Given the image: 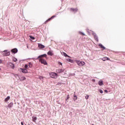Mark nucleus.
Listing matches in <instances>:
<instances>
[{
  "mask_svg": "<svg viewBox=\"0 0 125 125\" xmlns=\"http://www.w3.org/2000/svg\"><path fill=\"white\" fill-rule=\"evenodd\" d=\"M38 47H39V48H44V47H45V46H44V45H43L42 43H38Z\"/></svg>",
  "mask_w": 125,
  "mask_h": 125,
  "instance_id": "12",
  "label": "nucleus"
},
{
  "mask_svg": "<svg viewBox=\"0 0 125 125\" xmlns=\"http://www.w3.org/2000/svg\"><path fill=\"white\" fill-rule=\"evenodd\" d=\"M47 55H46V54H44L43 55H41L40 56H38V58H37L36 59H35L36 60H37L38 59H40V58H43V57H47Z\"/></svg>",
  "mask_w": 125,
  "mask_h": 125,
  "instance_id": "6",
  "label": "nucleus"
},
{
  "mask_svg": "<svg viewBox=\"0 0 125 125\" xmlns=\"http://www.w3.org/2000/svg\"><path fill=\"white\" fill-rule=\"evenodd\" d=\"M37 119L38 118H37V117H32L33 122H34V123H36V121H37Z\"/></svg>",
  "mask_w": 125,
  "mask_h": 125,
  "instance_id": "20",
  "label": "nucleus"
},
{
  "mask_svg": "<svg viewBox=\"0 0 125 125\" xmlns=\"http://www.w3.org/2000/svg\"><path fill=\"white\" fill-rule=\"evenodd\" d=\"M64 71L65 69L59 68L56 69V73H57V74H61L62 73H64Z\"/></svg>",
  "mask_w": 125,
  "mask_h": 125,
  "instance_id": "3",
  "label": "nucleus"
},
{
  "mask_svg": "<svg viewBox=\"0 0 125 125\" xmlns=\"http://www.w3.org/2000/svg\"><path fill=\"white\" fill-rule=\"evenodd\" d=\"M70 11H73V12H75V13L78 12V8H71Z\"/></svg>",
  "mask_w": 125,
  "mask_h": 125,
  "instance_id": "11",
  "label": "nucleus"
},
{
  "mask_svg": "<svg viewBox=\"0 0 125 125\" xmlns=\"http://www.w3.org/2000/svg\"><path fill=\"white\" fill-rule=\"evenodd\" d=\"M39 62H41V64H43V65H47V62L45 60H44L43 58L39 59Z\"/></svg>",
  "mask_w": 125,
  "mask_h": 125,
  "instance_id": "2",
  "label": "nucleus"
},
{
  "mask_svg": "<svg viewBox=\"0 0 125 125\" xmlns=\"http://www.w3.org/2000/svg\"><path fill=\"white\" fill-rule=\"evenodd\" d=\"M47 55H49L50 56H52L53 55V51H49L47 52Z\"/></svg>",
  "mask_w": 125,
  "mask_h": 125,
  "instance_id": "13",
  "label": "nucleus"
},
{
  "mask_svg": "<svg viewBox=\"0 0 125 125\" xmlns=\"http://www.w3.org/2000/svg\"><path fill=\"white\" fill-rule=\"evenodd\" d=\"M62 54L64 56V57H68V58H71V57L67 55V54L65 52H63Z\"/></svg>",
  "mask_w": 125,
  "mask_h": 125,
  "instance_id": "16",
  "label": "nucleus"
},
{
  "mask_svg": "<svg viewBox=\"0 0 125 125\" xmlns=\"http://www.w3.org/2000/svg\"><path fill=\"white\" fill-rule=\"evenodd\" d=\"M56 16H55V15H54V16H52V17H51V19H53V18H54V17H56Z\"/></svg>",
  "mask_w": 125,
  "mask_h": 125,
  "instance_id": "36",
  "label": "nucleus"
},
{
  "mask_svg": "<svg viewBox=\"0 0 125 125\" xmlns=\"http://www.w3.org/2000/svg\"><path fill=\"white\" fill-rule=\"evenodd\" d=\"M62 1H63V0H61Z\"/></svg>",
  "mask_w": 125,
  "mask_h": 125,
  "instance_id": "45",
  "label": "nucleus"
},
{
  "mask_svg": "<svg viewBox=\"0 0 125 125\" xmlns=\"http://www.w3.org/2000/svg\"><path fill=\"white\" fill-rule=\"evenodd\" d=\"M79 34H80V35H81L82 36H85V34L84 33L81 31L79 32Z\"/></svg>",
  "mask_w": 125,
  "mask_h": 125,
  "instance_id": "27",
  "label": "nucleus"
},
{
  "mask_svg": "<svg viewBox=\"0 0 125 125\" xmlns=\"http://www.w3.org/2000/svg\"><path fill=\"white\" fill-rule=\"evenodd\" d=\"M14 77H15V78H17V77H19V75L18 74H14Z\"/></svg>",
  "mask_w": 125,
  "mask_h": 125,
  "instance_id": "32",
  "label": "nucleus"
},
{
  "mask_svg": "<svg viewBox=\"0 0 125 125\" xmlns=\"http://www.w3.org/2000/svg\"><path fill=\"white\" fill-rule=\"evenodd\" d=\"M8 51V50H4L2 52V53H3V52H5V53H6V52H7Z\"/></svg>",
  "mask_w": 125,
  "mask_h": 125,
  "instance_id": "30",
  "label": "nucleus"
},
{
  "mask_svg": "<svg viewBox=\"0 0 125 125\" xmlns=\"http://www.w3.org/2000/svg\"><path fill=\"white\" fill-rule=\"evenodd\" d=\"M24 68L26 69H28V64H25Z\"/></svg>",
  "mask_w": 125,
  "mask_h": 125,
  "instance_id": "28",
  "label": "nucleus"
},
{
  "mask_svg": "<svg viewBox=\"0 0 125 125\" xmlns=\"http://www.w3.org/2000/svg\"><path fill=\"white\" fill-rule=\"evenodd\" d=\"M105 59H106V60H110V59L107 57H106Z\"/></svg>",
  "mask_w": 125,
  "mask_h": 125,
  "instance_id": "40",
  "label": "nucleus"
},
{
  "mask_svg": "<svg viewBox=\"0 0 125 125\" xmlns=\"http://www.w3.org/2000/svg\"><path fill=\"white\" fill-rule=\"evenodd\" d=\"M11 52H12V54H16L18 52V49L16 48H14L11 50Z\"/></svg>",
  "mask_w": 125,
  "mask_h": 125,
  "instance_id": "4",
  "label": "nucleus"
},
{
  "mask_svg": "<svg viewBox=\"0 0 125 125\" xmlns=\"http://www.w3.org/2000/svg\"><path fill=\"white\" fill-rule=\"evenodd\" d=\"M2 63V60H0V64H1Z\"/></svg>",
  "mask_w": 125,
  "mask_h": 125,
  "instance_id": "39",
  "label": "nucleus"
},
{
  "mask_svg": "<svg viewBox=\"0 0 125 125\" xmlns=\"http://www.w3.org/2000/svg\"><path fill=\"white\" fill-rule=\"evenodd\" d=\"M100 92L101 93H103V90H102V89H100Z\"/></svg>",
  "mask_w": 125,
  "mask_h": 125,
  "instance_id": "37",
  "label": "nucleus"
},
{
  "mask_svg": "<svg viewBox=\"0 0 125 125\" xmlns=\"http://www.w3.org/2000/svg\"><path fill=\"white\" fill-rule=\"evenodd\" d=\"M0 71H1V68H0Z\"/></svg>",
  "mask_w": 125,
  "mask_h": 125,
  "instance_id": "43",
  "label": "nucleus"
},
{
  "mask_svg": "<svg viewBox=\"0 0 125 125\" xmlns=\"http://www.w3.org/2000/svg\"><path fill=\"white\" fill-rule=\"evenodd\" d=\"M70 98V97L69 96V95H67V98L66 99V101H67V100H68V99H69Z\"/></svg>",
  "mask_w": 125,
  "mask_h": 125,
  "instance_id": "34",
  "label": "nucleus"
},
{
  "mask_svg": "<svg viewBox=\"0 0 125 125\" xmlns=\"http://www.w3.org/2000/svg\"><path fill=\"white\" fill-rule=\"evenodd\" d=\"M98 45L101 48H102L103 50L106 49V47H105L102 44L99 43Z\"/></svg>",
  "mask_w": 125,
  "mask_h": 125,
  "instance_id": "10",
  "label": "nucleus"
},
{
  "mask_svg": "<svg viewBox=\"0 0 125 125\" xmlns=\"http://www.w3.org/2000/svg\"><path fill=\"white\" fill-rule=\"evenodd\" d=\"M10 55V51H8L3 54V56H9Z\"/></svg>",
  "mask_w": 125,
  "mask_h": 125,
  "instance_id": "14",
  "label": "nucleus"
},
{
  "mask_svg": "<svg viewBox=\"0 0 125 125\" xmlns=\"http://www.w3.org/2000/svg\"><path fill=\"white\" fill-rule=\"evenodd\" d=\"M89 97V96H88V95H86V96H85V99H86V100L88 99V97Z\"/></svg>",
  "mask_w": 125,
  "mask_h": 125,
  "instance_id": "31",
  "label": "nucleus"
},
{
  "mask_svg": "<svg viewBox=\"0 0 125 125\" xmlns=\"http://www.w3.org/2000/svg\"><path fill=\"white\" fill-rule=\"evenodd\" d=\"M51 18H49L48 20H47L45 22H44V24H46V23H47V22H49V21H50V20H51Z\"/></svg>",
  "mask_w": 125,
  "mask_h": 125,
  "instance_id": "21",
  "label": "nucleus"
},
{
  "mask_svg": "<svg viewBox=\"0 0 125 125\" xmlns=\"http://www.w3.org/2000/svg\"><path fill=\"white\" fill-rule=\"evenodd\" d=\"M21 125H24V124L23 123V122H21Z\"/></svg>",
  "mask_w": 125,
  "mask_h": 125,
  "instance_id": "42",
  "label": "nucleus"
},
{
  "mask_svg": "<svg viewBox=\"0 0 125 125\" xmlns=\"http://www.w3.org/2000/svg\"><path fill=\"white\" fill-rule=\"evenodd\" d=\"M39 79H40V80H42V79H43V77H42V76H40V77H39Z\"/></svg>",
  "mask_w": 125,
  "mask_h": 125,
  "instance_id": "35",
  "label": "nucleus"
},
{
  "mask_svg": "<svg viewBox=\"0 0 125 125\" xmlns=\"http://www.w3.org/2000/svg\"><path fill=\"white\" fill-rule=\"evenodd\" d=\"M102 60H103V61H106V57H104L103 59H102Z\"/></svg>",
  "mask_w": 125,
  "mask_h": 125,
  "instance_id": "29",
  "label": "nucleus"
},
{
  "mask_svg": "<svg viewBox=\"0 0 125 125\" xmlns=\"http://www.w3.org/2000/svg\"><path fill=\"white\" fill-rule=\"evenodd\" d=\"M28 67L29 68H32V62H29Z\"/></svg>",
  "mask_w": 125,
  "mask_h": 125,
  "instance_id": "26",
  "label": "nucleus"
},
{
  "mask_svg": "<svg viewBox=\"0 0 125 125\" xmlns=\"http://www.w3.org/2000/svg\"><path fill=\"white\" fill-rule=\"evenodd\" d=\"M9 99H10V96H7L4 100L5 102L7 103V102L8 101V100H9Z\"/></svg>",
  "mask_w": 125,
  "mask_h": 125,
  "instance_id": "17",
  "label": "nucleus"
},
{
  "mask_svg": "<svg viewBox=\"0 0 125 125\" xmlns=\"http://www.w3.org/2000/svg\"><path fill=\"white\" fill-rule=\"evenodd\" d=\"M9 65L10 66L12 69H14V68H15V64L12 62H9Z\"/></svg>",
  "mask_w": 125,
  "mask_h": 125,
  "instance_id": "9",
  "label": "nucleus"
},
{
  "mask_svg": "<svg viewBox=\"0 0 125 125\" xmlns=\"http://www.w3.org/2000/svg\"><path fill=\"white\" fill-rule=\"evenodd\" d=\"M78 100V97L77 96V95H74V97L73 98V100L74 101H76V100Z\"/></svg>",
  "mask_w": 125,
  "mask_h": 125,
  "instance_id": "23",
  "label": "nucleus"
},
{
  "mask_svg": "<svg viewBox=\"0 0 125 125\" xmlns=\"http://www.w3.org/2000/svg\"><path fill=\"white\" fill-rule=\"evenodd\" d=\"M98 84L100 85V86L103 85V81L100 80L98 82Z\"/></svg>",
  "mask_w": 125,
  "mask_h": 125,
  "instance_id": "19",
  "label": "nucleus"
},
{
  "mask_svg": "<svg viewBox=\"0 0 125 125\" xmlns=\"http://www.w3.org/2000/svg\"><path fill=\"white\" fill-rule=\"evenodd\" d=\"M27 48H29V47L28 46H27Z\"/></svg>",
  "mask_w": 125,
  "mask_h": 125,
  "instance_id": "44",
  "label": "nucleus"
},
{
  "mask_svg": "<svg viewBox=\"0 0 125 125\" xmlns=\"http://www.w3.org/2000/svg\"><path fill=\"white\" fill-rule=\"evenodd\" d=\"M66 61H68L70 63H74V61L71 59H66Z\"/></svg>",
  "mask_w": 125,
  "mask_h": 125,
  "instance_id": "18",
  "label": "nucleus"
},
{
  "mask_svg": "<svg viewBox=\"0 0 125 125\" xmlns=\"http://www.w3.org/2000/svg\"><path fill=\"white\" fill-rule=\"evenodd\" d=\"M92 82H93V83H95L96 82L95 79H92Z\"/></svg>",
  "mask_w": 125,
  "mask_h": 125,
  "instance_id": "38",
  "label": "nucleus"
},
{
  "mask_svg": "<svg viewBox=\"0 0 125 125\" xmlns=\"http://www.w3.org/2000/svg\"><path fill=\"white\" fill-rule=\"evenodd\" d=\"M20 81H25L26 80V77H22L20 79Z\"/></svg>",
  "mask_w": 125,
  "mask_h": 125,
  "instance_id": "22",
  "label": "nucleus"
},
{
  "mask_svg": "<svg viewBox=\"0 0 125 125\" xmlns=\"http://www.w3.org/2000/svg\"><path fill=\"white\" fill-rule=\"evenodd\" d=\"M104 91V92H106V93L108 92V91L107 90V89H105Z\"/></svg>",
  "mask_w": 125,
  "mask_h": 125,
  "instance_id": "41",
  "label": "nucleus"
},
{
  "mask_svg": "<svg viewBox=\"0 0 125 125\" xmlns=\"http://www.w3.org/2000/svg\"><path fill=\"white\" fill-rule=\"evenodd\" d=\"M58 64H59V65H61L62 66V62H58Z\"/></svg>",
  "mask_w": 125,
  "mask_h": 125,
  "instance_id": "33",
  "label": "nucleus"
},
{
  "mask_svg": "<svg viewBox=\"0 0 125 125\" xmlns=\"http://www.w3.org/2000/svg\"><path fill=\"white\" fill-rule=\"evenodd\" d=\"M76 63H77L78 66H83L85 64V62H83L79 60H76Z\"/></svg>",
  "mask_w": 125,
  "mask_h": 125,
  "instance_id": "1",
  "label": "nucleus"
},
{
  "mask_svg": "<svg viewBox=\"0 0 125 125\" xmlns=\"http://www.w3.org/2000/svg\"><path fill=\"white\" fill-rule=\"evenodd\" d=\"M13 61H14V62H17L18 60L16 58L14 57L13 58Z\"/></svg>",
  "mask_w": 125,
  "mask_h": 125,
  "instance_id": "25",
  "label": "nucleus"
},
{
  "mask_svg": "<svg viewBox=\"0 0 125 125\" xmlns=\"http://www.w3.org/2000/svg\"><path fill=\"white\" fill-rule=\"evenodd\" d=\"M29 38L30 39H31V40H35V37L34 36H32V35H30L29 36Z\"/></svg>",
  "mask_w": 125,
  "mask_h": 125,
  "instance_id": "24",
  "label": "nucleus"
},
{
  "mask_svg": "<svg viewBox=\"0 0 125 125\" xmlns=\"http://www.w3.org/2000/svg\"><path fill=\"white\" fill-rule=\"evenodd\" d=\"M13 107V103H10L8 105V108H12Z\"/></svg>",
  "mask_w": 125,
  "mask_h": 125,
  "instance_id": "15",
  "label": "nucleus"
},
{
  "mask_svg": "<svg viewBox=\"0 0 125 125\" xmlns=\"http://www.w3.org/2000/svg\"><path fill=\"white\" fill-rule=\"evenodd\" d=\"M92 35L94 36V38L95 41L98 42H99V40L98 39V36H97V35H96V33H95L94 32H93Z\"/></svg>",
  "mask_w": 125,
  "mask_h": 125,
  "instance_id": "7",
  "label": "nucleus"
},
{
  "mask_svg": "<svg viewBox=\"0 0 125 125\" xmlns=\"http://www.w3.org/2000/svg\"><path fill=\"white\" fill-rule=\"evenodd\" d=\"M50 77L52 79H55V77H57V73L52 72L51 74H50Z\"/></svg>",
  "mask_w": 125,
  "mask_h": 125,
  "instance_id": "5",
  "label": "nucleus"
},
{
  "mask_svg": "<svg viewBox=\"0 0 125 125\" xmlns=\"http://www.w3.org/2000/svg\"><path fill=\"white\" fill-rule=\"evenodd\" d=\"M21 70L23 74H27L28 73V70L25 68H21Z\"/></svg>",
  "mask_w": 125,
  "mask_h": 125,
  "instance_id": "8",
  "label": "nucleus"
}]
</instances>
